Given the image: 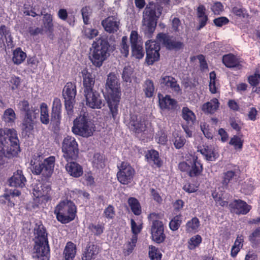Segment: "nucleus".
I'll list each match as a JSON object with an SVG mask.
<instances>
[{
    "label": "nucleus",
    "mask_w": 260,
    "mask_h": 260,
    "mask_svg": "<svg viewBox=\"0 0 260 260\" xmlns=\"http://www.w3.org/2000/svg\"><path fill=\"white\" fill-rule=\"evenodd\" d=\"M132 50L133 55L136 58L141 59L144 55V51L142 44L132 46Z\"/></svg>",
    "instance_id": "obj_45"
},
{
    "label": "nucleus",
    "mask_w": 260,
    "mask_h": 260,
    "mask_svg": "<svg viewBox=\"0 0 260 260\" xmlns=\"http://www.w3.org/2000/svg\"><path fill=\"white\" fill-rule=\"evenodd\" d=\"M199 226V220L197 217H194L186 223V230L188 233H195L197 232Z\"/></svg>",
    "instance_id": "obj_41"
},
{
    "label": "nucleus",
    "mask_w": 260,
    "mask_h": 260,
    "mask_svg": "<svg viewBox=\"0 0 260 260\" xmlns=\"http://www.w3.org/2000/svg\"><path fill=\"white\" fill-rule=\"evenodd\" d=\"M54 213L59 221L63 223H69L75 217L76 207L72 202L63 201L56 206Z\"/></svg>",
    "instance_id": "obj_6"
},
{
    "label": "nucleus",
    "mask_w": 260,
    "mask_h": 260,
    "mask_svg": "<svg viewBox=\"0 0 260 260\" xmlns=\"http://www.w3.org/2000/svg\"><path fill=\"white\" fill-rule=\"evenodd\" d=\"M146 62L148 64H152L159 58L160 46L157 42L148 40L145 43Z\"/></svg>",
    "instance_id": "obj_14"
},
{
    "label": "nucleus",
    "mask_w": 260,
    "mask_h": 260,
    "mask_svg": "<svg viewBox=\"0 0 260 260\" xmlns=\"http://www.w3.org/2000/svg\"><path fill=\"white\" fill-rule=\"evenodd\" d=\"M105 30L109 33H114L119 29L120 22L115 16H109L102 22Z\"/></svg>",
    "instance_id": "obj_20"
},
{
    "label": "nucleus",
    "mask_w": 260,
    "mask_h": 260,
    "mask_svg": "<svg viewBox=\"0 0 260 260\" xmlns=\"http://www.w3.org/2000/svg\"><path fill=\"white\" fill-rule=\"evenodd\" d=\"M248 83L252 86H256L260 83V68L255 69L254 73L247 79Z\"/></svg>",
    "instance_id": "obj_42"
},
{
    "label": "nucleus",
    "mask_w": 260,
    "mask_h": 260,
    "mask_svg": "<svg viewBox=\"0 0 260 260\" xmlns=\"http://www.w3.org/2000/svg\"><path fill=\"white\" fill-rule=\"evenodd\" d=\"M206 8L203 5H200L197 9V16L199 23V26L198 29H200L204 27L208 21L207 15L205 13Z\"/></svg>",
    "instance_id": "obj_31"
},
{
    "label": "nucleus",
    "mask_w": 260,
    "mask_h": 260,
    "mask_svg": "<svg viewBox=\"0 0 260 260\" xmlns=\"http://www.w3.org/2000/svg\"><path fill=\"white\" fill-rule=\"evenodd\" d=\"M162 217V214L156 213H151L148 216L149 220L152 222L151 228L152 238L157 243L162 242L165 239L164 225L160 220Z\"/></svg>",
    "instance_id": "obj_9"
},
{
    "label": "nucleus",
    "mask_w": 260,
    "mask_h": 260,
    "mask_svg": "<svg viewBox=\"0 0 260 260\" xmlns=\"http://www.w3.org/2000/svg\"><path fill=\"white\" fill-rule=\"evenodd\" d=\"M213 22L216 26L221 27L223 25L228 24L229 20L225 17H220L214 19Z\"/></svg>",
    "instance_id": "obj_62"
},
{
    "label": "nucleus",
    "mask_w": 260,
    "mask_h": 260,
    "mask_svg": "<svg viewBox=\"0 0 260 260\" xmlns=\"http://www.w3.org/2000/svg\"><path fill=\"white\" fill-rule=\"evenodd\" d=\"M66 161V170L70 176L78 178L83 174L82 168L79 164L73 160Z\"/></svg>",
    "instance_id": "obj_22"
},
{
    "label": "nucleus",
    "mask_w": 260,
    "mask_h": 260,
    "mask_svg": "<svg viewBox=\"0 0 260 260\" xmlns=\"http://www.w3.org/2000/svg\"><path fill=\"white\" fill-rule=\"evenodd\" d=\"M148 124L144 117L138 116L137 115L131 114L130 115L128 127L133 131L136 133H140L146 130Z\"/></svg>",
    "instance_id": "obj_16"
},
{
    "label": "nucleus",
    "mask_w": 260,
    "mask_h": 260,
    "mask_svg": "<svg viewBox=\"0 0 260 260\" xmlns=\"http://www.w3.org/2000/svg\"><path fill=\"white\" fill-rule=\"evenodd\" d=\"M26 182V179L21 170L15 172L9 180L10 186L21 188L25 186Z\"/></svg>",
    "instance_id": "obj_24"
},
{
    "label": "nucleus",
    "mask_w": 260,
    "mask_h": 260,
    "mask_svg": "<svg viewBox=\"0 0 260 260\" xmlns=\"http://www.w3.org/2000/svg\"><path fill=\"white\" fill-rule=\"evenodd\" d=\"M230 210L236 214H246L251 209L250 205L241 200H236L229 205Z\"/></svg>",
    "instance_id": "obj_18"
},
{
    "label": "nucleus",
    "mask_w": 260,
    "mask_h": 260,
    "mask_svg": "<svg viewBox=\"0 0 260 260\" xmlns=\"http://www.w3.org/2000/svg\"><path fill=\"white\" fill-rule=\"evenodd\" d=\"M76 95L75 84L72 82H68L63 89L62 95L64 99L66 110L69 117H71L73 114V109Z\"/></svg>",
    "instance_id": "obj_12"
},
{
    "label": "nucleus",
    "mask_w": 260,
    "mask_h": 260,
    "mask_svg": "<svg viewBox=\"0 0 260 260\" xmlns=\"http://www.w3.org/2000/svg\"><path fill=\"white\" fill-rule=\"evenodd\" d=\"M34 230L35 234L37 235L36 242L48 243L47 234L43 224H36Z\"/></svg>",
    "instance_id": "obj_30"
},
{
    "label": "nucleus",
    "mask_w": 260,
    "mask_h": 260,
    "mask_svg": "<svg viewBox=\"0 0 260 260\" xmlns=\"http://www.w3.org/2000/svg\"><path fill=\"white\" fill-rule=\"evenodd\" d=\"M223 63L229 68L241 69L243 66V62L232 54H228L222 57Z\"/></svg>",
    "instance_id": "obj_19"
},
{
    "label": "nucleus",
    "mask_w": 260,
    "mask_h": 260,
    "mask_svg": "<svg viewBox=\"0 0 260 260\" xmlns=\"http://www.w3.org/2000/svg\"><path fill=\"white\" fill-rule=\"evenodd\" d=\"M119 171L117 173L118 180L123 184H128L133 179L135 171L127 162L122 161L118 164Z\"/></svg>",
    "instance_id": "obj_13"
},
{
    "label": "nucleus",
    "mask_w": 260,
    "mask_h": 260,
    "mask_svg": "<svg viewBox=\"0 0 260 260\" xmlns=\"http://www.w3.org/2000/svg\"><path fill=\"white\" fill-rule=\"evenodd\" d=\"M162 8L154 5L147 6L143 12L142 29L148 38L151 37L155 30L157 21L161 14Z\"/></svg>",
    "instance_id": "obj_3"
},
{
    "label": "nucleus",
    "mask_w": 260,
    "mask_h": 260,
    "mask_svg": "<svg viewBox=\"0 0 260 260\" xmlns=\"http://www.w3.org/2000/svg\"><path fill=\"white\" fill-rule=\"evenodd\" d=\"M212 11L215 15H219L223 11V6L220 2L214 3L211 7Z\"/></svg>",
    "instance_id": "obj_61"
},
{
    "label": "nucleus",
    "mask_w": 260,
    "mask_h": 260,
    "mask_svg": "<svg viewBox=\"0 0 260 260\" xmlns=\"http://www.w3.org/2000/svg\"><path fill=\"white\" fill-rule=\"evenodd\" d=\"M33 257L40 260L49 259V247L48 243L36 242L34 246Z\"/></svg>",
    "instance_id": "obj_17"
},
{
    "label": "nucleus",
    "mask_w": 260,
    "mask_h": 260,
    "mask_svg": "<svg viewBox=\"0 0 260 260\" xmlns=\"http://www.w3.org/2000/svg\"><path fill=\"white\" fill-rule=\"evenodd\" d=\"M81 74L83 78V85L85 88L84 91L92 89L94 84V79L91 74L86 69L82 71Z\"/></svg>",
    "instance_id": "obj_28"
},
{
    "label": "nucleus",
    "mask_w": 260,
    "mask_h": 260,
    "mask_svg": "<svg viewBox=\"0 0 260 260\" xmlns=\"http://www.w3.org/2000/svg\"><path fill=\"white\" fill-rule=\"evenodd\" d=\"M200 127L205 137L208 139H212L213 138V131L209 128V125H207L205 122H202L201 123Z\"/></svg>",
    "instance_id": "obj_54"
},
{
    "label": "nucleus",
    "mask_w": 260,
    "mask_h": 260,
    "mask_svg": "<svg viewBox=\"0 0 260 260\" xmlns=\"http://www.w3.org/2000/svg\"><path fill=\"white\" fill-rule=\"evenodd\" d=\"M88 229L96 235H100L103 233L104 227L103 225L98 224H90Z\"/></svg>",
    "instance_id": "obj_56"
},
{
    "label": "nucleus",
    "mask_w": 260,
    "mask_h": 260,
    "mask_svg": "<svg viewBox=\"0 0 260 260\" xmlns=\"http://www.w3.org/2000/svg\"><path fill=\"white\" fill-rule=\"evenodd\" d=\"M129 46L128 44L127 37L124 36L122 38L120 44V50L124 57H127L129 54Z\"/></svg>",
    "instance_id": "obj_47"
},
{
    "label": "nucleus",
    "mask_w": 260,
    "mask_h": 260,
    "mask_svg": "<svg viewBox=\"0 0 260 260\" xmlns=\"http://www.w3.org/2000/svg\"><path fill=\"white\" fill-rule=\"evenodd\" d=\"M181 215H177L172 219L169 223L170 229L173 231H176L178 229L181 223Z\"/></svg>",
    "instance_id": "obj_53"
},
{
    "label": "nucleus",
    "mask_w": 260,
    "mask_h": 260,
    "mask_svg": "<svg viewBox=\"0 0 260 260\" xmlns=\"http://www.w3.org/2000/svg\"><path fill=\"white\" fill-rule=\"evenodd\" d=\"M149 256L151 260H160L161 254L156 247L150 246Z\"/></svg>",
    "instance_id": "obj_51"
},
{
    "label": "nucleus",
    "mask_w": 260,
    "mask_h": 260,
    "mask_svg": "<svg viewBox=\"0 0 260 260\" xmlns=\"http://www.w3.org/2000/svg\"><path fill=\"white\" fill-rule=\"evenodd\" d=\"M145 157L149 162H153L157 167H160L162 165V161L159 158L158 152L154 150H150L147 152Z\"/></svg>",
    "instance_id": "obj_36"
},
{
    "label": "nucleus",
    "mask_w": 260,
    "mask_h": 260,
    "mask_svg": "<svg viewBox=\"0 0 260 260\" xmlns=\"http://www.w3.org/2000/svg\"><path fill=\"white\" fill-rule=\"evenodd\" d=\"M219 84L216 80V74L214 72L210 73L209 89L212 93L217 92Z\"/></svg>",
    "instance_id": "obj_44"
},
{
    "label": "nucleus",
    "mask_w": 260,
    "mask_h": 260,
    "mask_svg": "<svg viewBox=\"0 0 260 260\" xmlns=\"http://www.w3.org/2000/svg\"><path fill=\"white\" fill-rule=\"evenodd\" d=\"M133 73V69L130 67H125L122 74V78L124 82H131V75Z\"/></svg>",
    "instance_id": "obj_55"
},
{
    "label": "nucleus",
    "mask_w": 260,
    "mask_h": 260,
    "mask_svg": "<svg viewBox=\"0 0 260 260\" xmlns=\"http://www.w3.org/2000/svg\"><path fill=\"white\" fill-rule=\"evenodd\" d=\"M128 203L131 207L133 212L137 215H139L141 213V208L138 201L134 198H131L128 200Z\"/></svg>",
    "instance_id": "obj_43"
},
{
    "label": "nucleus",
    "mask_w": 260,
    "mask_h": 260,
    "mask_svg": "<svg viewBox=\"0 0 260 260\" xmlns=\"http://www.w3.org/2000/svg\"><path fill=\"white\" fill-rule=\"evenodd\" d=\"M144 91L148 98L152 97L154 92V86L153 82L150 80H147L145 82Z\"/></svg>",
    "instance_id": "obj_48"
},
{
    "label": "nucleus",
    "mask_w": 260,
    "mask_h": 260,
    "mask_svg": "<svg viewBox=\"0 0 260 260\" xmlns=\"http://www.w3.org/2000/svg\"><path fill=\"white\" fill-rule=\"evenodd\" d=\"M240 170L238 167H235L233 170H229L224 173L222 183L223 185L227 186L229 183L236 182L239 178Z\"/></svg>",
    "instance_id": "obj_23"
},
{
    "label": "nucleus",
    "mask_w": 260,
    "mask_h": 260,
    "mask_svg": "<svg viewBox=\"0 0 260 260\" xmlns=\"http://www.w3.org/2000/svg\"><path fill=\"white\" fill-rule=\"evenodd\" d=\"M2 118L6 123L11 125L15 122L16 114L12 108H8L4 111Z\"/></svg>",
    "instance_id": "obj_39"
},
{
    "label": "nucleus",
    "mask_w": 260,
    "mask_h": 260,
    "mask_svg": "<svg viewBox=\"0 0 260 260\" xmlns=\"http://www.w3.org/2000/svg\"><path fill=\"white\" fill-rule=\"evenodd\" d=\"M160 83L162 86H165L170 87L175 92H178L180 90V87L175 79L171 76L162 77L160 80Z\"/></svg>",
    "instance_id": "obj_26"
},
{
    "label": "nucleus",
    "mask_w": 260,
    "mask_h": 260,
    "mask_svg": "<svg viewBox=\"0 0 260 260\" xmlns=\"http://www.w3.org/2000/svg\"><path fill=\"white\" fill-rule=\"evenodd\" d=\"M159 105L161 109H172L175 107L176 105V101L170 98L169 95H166L165 97L158 95Z\"/></svg>",
    "instance_id": "obj_35"
},
{
    "label": "nucleus",
    "mask_w": 260,
    "mask_h": 260,
    "mask_svg": "<svg viewBox=\"0 0 260 260\" xmlns=\"http://www.w3.org/2000/svg\"><path fill=\"white\" fill-rule=\"evenodd\" d=\"M26 54L20 48L15 49L13 53L12 60L15 64L21 63L26 58Z\"/></svg>",
    "instance_id": "obj_38"
},
{
    "label": "nucleus",
    "mask_w": 260,
    "mask_h": 260,
    "mask_svg": "<svg viewBox=\"0 0 260 260\" xmlns=\"http://www.w3.org/2000/svg\"><path fill=\"white\" fill-rule=\"evenodd\" d=\"M156 38L158 41L162 43L169 49H180L182 46L181 42L171 40L168 36L165 34H158Z\"/></svg>",
    "instance_id": "obj_21"
},
{
    "label": "nucleus",
    "mask_w": 260,
    "mask_h": 260,
    "mask_svg": "<svg viewBox=\"0 0 260 260\" xmlns=\"http://www.w3.org/2000/svg\"><path fill=\"white\" fill-rule=\"evenodd\" d=\"M86 104L87 106L92 109H101L103 106L102 98L96 91L92 89L84 91Z\"/></svg>",
    "instance_id": "obj_15"
},
{
    "label": "nucleus",
    "mask_w": 260,
    "mask_h": 260,
    "mask_svg": "<svg viewBox=\"0 0 260 260\" xmlns=\"http://www.w3.org/2000/svg\"><path fill=\"white\" fill-rule=\"evenodd\" d=\"M99 32L96 29L87 28L84 30V34L85 36L90 39H92L97 36Z\"/></svg>",
    "instance_id": "obj_60"
},
{
    "label": "nucleus",
    "mask_w": 260,
    "mask_h": 260,
    "mask_svg": "<svg viewBox=\"0 0 260 260\" xmlns=\"http://www.w3.org/2000/svg\"><path fill=\"white\" fill-rule=\"evenodd\" d=\"M203 170V166L200 161L198 160V157H193V162L191 164V167H190L189 175L190 177H194L199 175Z\"/></svg>",
    "instance_id": "obj_34"
},
{
    "label": "nucleus",
    "mask_w": 260,
    "mask_h": 260,
    "mask_svg": "<svg viewBox=\"0 0 260 260\" xmlns=\"http://www.w3.org/2000/svg\"><path fill=\"white\" fill-rule=\"evenodd\" d=\"M50 187L49 185H43L38 182L33 185V194L36 198L32 203V207L36 209L43 204H45L50 199L49 192Z\"/></svg>",
    "instance_id": "obj_11"
},
{
    "label": "nucleus",
    "mask_w": 260,
    "mask_h": 260,
    "mask_svg": "<svg viewBox=\"0 0 260 260\" xmlns=\"http://www.w3.org/2000/svg\"><path fill=\"white\" fill-rule=\"evenodd\" d=\"M40 120L44 124H48L49 122V116L48 106L46 104L43 103L40 105Z\"/></svg>",
    "instance_id": "obj_40"
},
{
    "label": "nucleus",
    "mask_w": 260,
    "mask_h": 260,
    "mask_svg": "<svg viewBox=\"0 0 260 260\" xmlns=\"http://www.w3.org/2000/svg\"><path fill=\"white\" fill-rule=\"evenodd\" d=\"M137 238L135 235L132 236L129 241H128L127 243L126 244L124 248V253L128 255L131 253L132 252L133 250L134 249V247L136 246V244L137 242Z\"/></svg>",
    "instance_id": "obj_46"
},
{
    "label": "nucleus",
    "mask_w": 260,
    "mask_h": 260,
    "mask_svg": "<svg viewBox=\"0 0 260 260\" xmlns=\"http://www.w3.org/2000/svg\"><path fill=\"white\" fill-rule=\"evenodd\" d=\"M185 142L186 140L184 137L181 136H177L175 138L174 144L175 147L177 149H179L183 146V145L185 144Z\"/></svg>",
    "instance_id": "obj_64"
},
{
    "label": "nucleus",
    "mask_w": 260,
    "mask_h": 260,
    "mask_svg": "<svg viewBox=\"0 0 260 260\" xmlns=\"http://www.w3.org/2000/svg\"><path fill=\"white\" fill-rule=\"evenodd\" d=\"M233 12L237 16L241 17L244 18L247 16L246 10L242 8L235 7L233 9Z\"/></svg>",
    "instance_id": "obj_63"
},
{
    "label": "nucleus",
    "mask_w": 260,
    "mask_h": 260,
    "mask_svg": "<svg viewBox=\"0 0 260 260\" xmlns=\"http://www.w3.org/2000/svg\"><path fill=\"white\" fill-rule=\"evenodd\" d=\"M21 192L17 189H14L13 191H10L9 194H5L4 197L5 200L8 201V205L9 207H12L17 203L19 199V196Z\"/></svg>",
    "instance_id": "obj_32"
},
{
    "label": "nucleus",
    "mask_w": 260,
    "mask_h": 260,
    "mask_svg": "<svg viewBox=\"0 0 260 260\" xmlns=\"http://www.w3.org/2000/svg\"><path fill=\"white\" fill-rule=\"evenodd\" d=\"M77 252L76 246L72 242L67 243L63 252V260H73Z\"/></svg>",
    "instance_id": "obj_27"
},
{
    "label": "nucleus",
    "mask_w": 260,
    "mask_h": 260,
    "mask_svg": "<svg viewBox=\"0 0 260 260\" xmlns=\"http://www.w3.org/2000/svg\"><path fill=\"white\" fill-rule=\"evenodd\" d=\"M131 230L133 233L132 236L135 235L138 238V234L140 233L142 229L141 223H136L135 221L132 219L131 220Z\"/></svg>",
    "instance_id": "obj_52"
},
{
    "label": "nucleus",
    "mask_w": 260,
    "mask_h": 260,
    "mask_svg": "<svg viewBox=\"0 0 260 260\" xmlns=\"http://www.w3.org/2000/svg\"><path fill=\"white\" fill-rule=\"evenodd\" d=\"M243 140L241 138L234 136L230 140L229 144L233 146L235 150H241L243 147Z\"/></svg>",
    "instance_id": "obj_49"
},
{
    "label": "nucleus",
    "mask_w": 260,
    "mask_h": 260,
    "mask_svg": "<svg viewBox=\"0 0 260 260\" xmlns=\"http://www.w3.org/2000/svg\"><path fill=\"white\" fill-rule=\"evenodd\" d=\"M201 153L208 161H215L219 156V154L214 147L211 146H204V148L199 149Z\"/></svg>",
    "instance_id": "obj_25"
},
{
    "label": "nucleus",
    "mask_w": 260,
    "mask_h": 260,
    "mask_svg": "<svg viewBox=\"0 0 260 260\" xmlns=\"http://www.w3.org/2000/svg\"><path fill=\"white\" fill-rule=\"evenodd\" d=\"M92 162L95 167L97 168L103 167L104 165L103 156L99 153L95 154Z\"/></svg>",
    "instance_id": "obj_58"
},
{
    "label": "nucleus",
    "mask_w": 260,
    "mask_h": 260,
    "mask_svg": "<svg viewBox=\"0 0 260 260\" xmlns=\"http://www.w3.org/2000/svg\"><path fill=\"white\" fill-rule=\"evenodd\" d=\"M98 251L96 245L89 243L86 246L82 257V260H93Z\"/></svg>",
    "instance_id": "obj_29"
},
{
    "label": "nucleus",
    "mask_w": 260,
    "mask_h": 260,
    "mask_svg": "<svg viewBox=\"0 0 260 260\" xmlns=\"http://www.w3.org/2000/svg\"><path fill=\"white\" fill-rule=\"evenodd\" d=\"M103 214L104 217L108 219H113L115 215V211L113 206L110 205H109L104 210Z\"/></svg>",
    "instance_id": "obj_57"
},
{
    "label": "nucleus",
    "mask_w": 260,
    "mask_h": 260,
    "mask_svg": "<svg viewBox=\"0 0 260 260\" xmlns=\"http://www.w3.org/2000/svg\"><path fill=\"white\" fill-rule=\"evenodd\" d=\"M62 151L63 157L66 160H75L79 153L78 145L73 137H66L62 143Z\"/></svg>",
    "instance_id": "obj_10"
},
{
    "label": "nucleus",
    "mask_w": 260,
    "mask_h": 260,
    "mask_svg": "<svg viewBox=\"0 0 260 260\" xmlns=\"http://www.w3.org/2000/svg\"><path fill=\"white\" fill-rule=\"evenodd\" d=\"M18 108L21 111L25 113L22 122L24 130L26 132H30L34 128L35 119L38 115L39 110L30 106L28 102L25 100L19 103Z\"/></svg>",
    "instance_id": "obj_7"
},
{
    "label": "nucleus",
    "mask_w": 260,
    "mask_h": 260,
    "mask_svg": "<svg viewBox=\"0 0 260 260\" xmlns=\"http://www.w3.org/2000/svg\"><path fill=\"white\" fill-rule=\"evenodd\" d=\"M94 131L93 124L86 113L74 120L72 132L75 135L87 138L92 135Z\"/></svg>",
    "instance_id": "obj_8"
},
{
    "label": "nucleus",
    "mask_w": 260,
    "mask_h": 260,
    "mask_svg": "<svg viewBox=\"0 0 260 260\" xmlns=\"http://www.w3.org/2000/svg\"><path fill=\"white\" fill-rule=\"evenodd\" d=\"M182 117L188 124H192L196 119L194 113L186 107L182 108Z\"/></svg>",
    "instance_id": "obj_37"
},
{
    "label": "nucleus",
    "mask_w": 260,
    "mask_h": 260,
    "mask_svg": "<svg viewBox=\"0 0 260 260\" xmlns=\"http://www.w3.org/2000/svg\"><path fill=\"white\" fill-rule=\"evenodd\" d=\"M0 36L2 37L4 36L7 41L8 39L10 41H12V38L9 30L5 25H0Z\"/></svg>",
    "instance_id": "obj_59"
},
{
    "label": "nucleus",
    "mask_w": 260,
    "mask_h": 260,
    "mask_svg": "<svg viewBox=\"0 0 260 260\" xmlns=\"http://www.w3.org/2000/svg\"><path fill=\"white\" fill-rule=\"evenodd\" d=\"M41 156L35 155L30 161L32 172L36 175H41L44 179L49 178L52 175L55 161L54 156H49L41 162Z\"/></svg>",
    "instance_id": "obj_4"
},
{
    "label": "nucleus",
    "mask_w": 260,
    "mask_h": 260,
    "mask_svg": "<svg viewBox=\"0 0 260 260\" xmlns=\"http://www.w3.org/2000/svg\"><path fill=\"white\" fill-rule=\"evenodd\" d=\"M19 151L16 131L14 129H0V166L4 162V156H15Z\"/></svg>",
    "instance_id": "obj_1"
},
{
    "label": "nucleus",
    "mask_w": 260,
    "mask_h": 260,
    "mask_svg": "<svg viewBox=\"0 0 260 260\" xmlns=\"http://www.w3.org/2000/svg\"><path fill=\"white\" fill-rule=\"evenodd\" d=\"M202 242V238L200 235H195L192 237L188 241V248L194 249L198 247Z\"/></svg>",
    "instance_id": "obj_50"
},
{
    "label": "nucleus",
    "mask_w": 260,
    "mask_h": 260,
    "mask_svg": "<svg viewBox=\"0 0 260 260\" xmlns=\"http://www.w3.org/2000/svg\"><path fill=\"white\" fill-rule=\"evenodd\" d=\"M108 92L107 100L113 119L116 118L118 106L120 99V83L117 77L113 73H110L106 84Z\"/></svg>",
    "instance_id": "obj_2"
},
{
    "label": "nucleus",
    "mask_w": 260,
    "mask_h": 260,
    "mask_svg": "<svg viewBox=\"0 0 260 260\" xmlns=\"http://www.w3.org/2000/svg\"><path fill=\"white\" fill-rule=\"evenodd\" d=\"M93 47L90 60L94 66L100 67L109 56V43L105 39H99L93 44Z\"/></svg>",
    "instance_id": "obj_5"
},
{
    "label": "nucleus",
    "mask_w": 260,
    "mask_h": 260,
    "mask_svg": "<svg viewBox=\"0 0 260 260\" xmlns=\"http://www.w3.org/2000/svg\"><path fill=\"white\" fill-rule=\"evenodd\" d=\"M219 103L218 100L214 98L202 106V110L207 113H214L218 108Z\"/></svg>",
    "instance_id": "obj_33"
}]
</instances>
